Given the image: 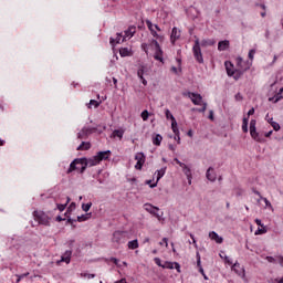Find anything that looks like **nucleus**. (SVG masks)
<instances>
[{
	"instance_id": "47",
	"label": "nucleus",
	"mask_w": 283,
	"mask_h": 283,
	"mask_svg": "<svg viewBox=\"0 0 283 283\" xmlns=\"http://www.w3.org/2000/svg\"><path fill=\"white\" fill-rule=\"evenodd\" d=\"M142 118H143V120H148V118H149V112H148V111H144V112L142 113Z\"/></svg>"
},
{
	"instance_id": "64",
	"label": "nucleus",
	"mask_w": 283,
	"mask_h": 283,
	"mask_svg": "<svg viewBox=\"0 0 283 283\" xmlns=\"http://www.w3.org/2000/svg\"><path fill=\"white\" fill-rule=\"evenodd\" d=\"M209 119H210V120H213V111H210V112H209Z\"/></svg>"
},
{
	"instance_id": "25",
	"label": "nucleus",
	"mask_w": 283,
	"mask_h": 283,
	"mask_svg": "<svg viewBox=\"0 0 283 283\" xmlns=\"http://www.w3.org/2000/svg\"><path fill=\"white\" fill-rule=\"evenodd\" d=\"M242 132L243 134L249 133V117H244L242 122Z\"/></svg>"
},
{
	"instance_id": "33",
	"label": "nucleus",
	"mask_w": 283,
	"mask_h": 283,
	"mask_svg": "<svg viewBox=\"0 0 283 283\" xmlns=\"http://www.w3.org/2000/svg\"><path fill=\"white\" fill-rule=\"evenodd\" d=\"M219 255H220L221 260H224L226 264H229V265L233 264V261L227 254L222 255V253H221Z\"/></svg>"
},
{
	"instance_id": "8",
	"label": "nucleus",
	"mask_w": 283,
	"mask_h": 283,
	"mask_svg": "<svg viewBox=\"0 0 283 283\" xmlns=\"http://www.w3.org/2000/svg\"><path fill=\"white\" fill-rule=\"evenodd\" d=\"M184 96H188V98H190V101L193 103V105H202V95L198 94V93H191L188 92L186 94H184Z\"/></svg>"
},
{
	"instance_id": "39",
	"label": "nucleus",
	"mask_w": 283,
	"mask_h": 283,
	"mask_svg": "<svg viewBox=\"0 0 283 283\" xmlns=\"http://www.w3.org/2000/svg\"><path fill=\"white\" fill-rule=\"evenodd\" d=\"M202 107L197 108L196 112H199V114H205L207 112V102L201 103Z\"/></svg>"
},
{
	"instance_id": "40",
	"label": "nucleus",
	"mask_w": 283,
	"mask_h": 283,
	"mask_svg": "<svg viewBox=\"0 0 283 283\" xmlns=\"http://www.w3.org/2000/svg\"><path fill=\"white\" fill-rule=\"evenodd\" d=\"M161 269H174V262L166 261L164 265H161Z\"/></svg>"
},
{
	"instance_id": "1",
	"label": "nucleus",
	"mask_w": 283,
	"mask_h": 283,
	"mask_svg": "<svg viewBox=\"0 0 283 283\" xmlns=\"http://www.w3.org/2000/svg\"><path fill=\"white\" fill-rule=\"evenodd\" d=\"M109 156H112V150L98 151L95 156L90 158H76L70 164L66 174H85L87 167H96V165H101L103 160H109Z\"/></svg>"
},
{
	"instance_id": "52",
	"label": "nucleus",
	"mask_w": 283,
	"mask_h": 283,
	"mask_svg": "<svg viewBox=\"0 0 283 283\" xmlns=\"http://www.w3.org/2000/svg\"><path fill=\"white\" fill-rule=\"evenodd\" d=\"M154 262H155V264H157V266H164L163 261L160 260V258H155Z\"/></svg>"
},
{
	"instance_id": "37",
	"label": "nucleus",
	"mask_w": 283,
	"mask_h": 283,
	"mask_svg": "<svg viewBox=\"0 0 283 283\" xmlns=\"http://www.w3.org/2000/svg\"><path fill=\"white\" fill-rule=\"evenodd\" d=\"M92 105L96 108V107H99L101 105V102L96 101V99H91L90 103H88V109L92 108Z\"/></svg>"
},
{
	"instance_id": "34",
	"label": "nucleus",
	"mask_w": 283,
	"mask_h": 283,
	"mask_svg": "<svg viewBox=\"0 0 283 283\" xmlns=\"http://www.w3.org/2000/svg\"><path fill=\"white\" fill-rule=\"evenodd\" d=\"M138 78L145 77V65H142L137 71Z\"/></svg>"
},
{
	"instance_id": "15",
	"label": "nucleus",
	"mask_w": 283,
	"mask_h": 283,
	"mask_svg": "<svg viewBox=\"0 0 283 283\" xmlns=\"http://www.w3.org/2000/svg\"><path fill=\"white\" fill-rule=\"evenodd\" d=\"M178 39H180V31H178V28L174 27L170 34V41L172 45L178 41Z\"/></svg>"
},
{
	"instance_id": "41",
	"label": "nucleus",
	"mask_w": 283,
	"mask_h": 283,
	"mask_svg": "<svg viewBox=\"0 0 283 283\" xmlns=\"http://www.w3.org/2000/svg\"><path fill=\"white\" fill-rule=\"evenodd\" d=\"M28 275H30V272L17 275L18 279H17L15 283L21 282L23 280V277H28Z\"/></svg>"
},
{
	"instance_id": "58",
	"label": "nucleus",
	"mask_w": 283,
	"mask_h": 283,
	"mask_svg": "<svg viewBox=\"0 0 283 283\" xmlns=\"http://www.w3.org/2000/svg\"><path fill=\"white\" fill-rule=\"evenodd\" d=\"M190 238L192 240V244H195V247L198 248V242L196 241V237H193V234H190Z\"/></svg>"
},
{
	"instance_id": "53",
	"label": "nucleus",
	"mask_w": 283,
	"mask_h": 283,
	"mask_svg": "<svg viewBox=\"0 0 283 283\" xmlns=\"http://www.w3.org/2000/svg\"><path fill=\"white\" fill-rule=\"evenodd\" d=\"M199 273H201V275L203 276V280H209V276H207V274L205 273L203 268H200Z\"/></svg>"
},
{
	"instance_id": "54",
	"label": "nucleus",
	"mask_w": 283,
	"mask_h": 283,
	"mask_svg": "<svg viewBox=\"0 0 283 283\" xmlns=\"http://www.w3.org/2000/svg\"><path fill=\"white\" fill-rule=\"evenodd\" d=\"M174 269H176L177 273H180V263L174 262Z\"/></svg>"
},
{
	"instance_id": "63",
	"label": "nucleus",
	"mask_w": 283,
	"mask_h": 283,
	"mask_svg": "<svg viewBox=\"0 0 283 283\" xmlns=\"http://www.w3.org/2000/svg\"><path fill=\"white\" fill-rule=\"evenodd\" d=\"M277 96H279V98H283V88L280 90Z\"/></svg>"
},
{
	"instance_id": "9",
	"label": "nucleus",
	"mask_w": 283,
	"mask_h": 283,
	"mask_svg": "<svg viewBox=\"0 0 283 283\" xmlns=\"http://www.w3.org/2000/svg\"><path fill=\"white\" fill-rule=\"evenodd\" d=\"M135 160H137L135 168L136 169H143V166L145 165V154L144 153H137L135 155Z\"/></svg>"
},
{
	"instance_id": "20",
	"label": "nucleus",
	"mask_w": 283,
	"mask_h": 283,
	"mask_svg": "<svg viewBox=\"0 0 283 283\" xmlns=\"http://www.w3.org/2000/svg\"><path fill=\"white\" fill-rule=\"evenodd\" d=\"M200 43V48H211V45H216V40L207 39L202 40Z\"/></svg>"
},
{
	"instance_id": "21",
	"label": "nucleus",
	"mask_w": 283,
	"mask_h": 283,
	"mask_svg": "<svg viewBox=\"0 0 283 283\" xmlns=\"http://www.w3.org/2000/svg\"><path fill=\"white\" fill-rule=\"evenodd\" d=\"M92 148V144L90 142H82V144L77 147V151H87Z\"/></svg>"
},
{
	"instance_id": "36",
	"label": "nucleus",
	"mask_w": 283,
	"mask_h": 283,
	"mask_svg": "<svg viewBox=\"0 0 283 283\" xmlns=\"http://www.w3.org/2000/svg\"><path fill=\"white\" fill-rule=\"evenodd\" d=\"M266 233V227H261V228H258V230L254 232V235H262Z\"/></svg>"
},
{
	"instance_id": "49",
	"label": "nucleus",
	"mask_w": 283,
	"mask_h": 283,
	"mask_svg": "<svg viewBox=\"0 0 283 283\" xmlns=\"http://www.w3.org/2000/svg\"><path fill=\"white\" fill-rule=\"evenodd\" d=\"M150 48H160V44L158 43V40H151Z\"/></svg>"
},
{
	"instance_id": "57",
	"label": "nucleus",
	"mask_w": 283,
	"mask_h": 283,
	"mask_svg": "<svg viewBox=\"0 0 283 283\" xmlns=\"http://www.w3.org/2000/svg\"><path fill=\"white\" fill-rule=\"evenodd\" d=\"M254 222H255V224H258V227H264V224L262 223V220H260V219H255L254 220Z\"/></svg>"
},
{
	"instance_id": "27",
	"label": "nucleus",
	"mask_w": 283,
	"mask_h": 283,
	"mask_svg": "<svg viewBox=\"0 0 283 283\" xmlns=\"http://www.w3.org/2000/svg\"><path fill=\"white\" fill-rule=\"evenodd\" d=\"M146 25H147V28L150 32H151V30H157L158 32H160V27H158L157 24L151 23V21H149V20H146Z\"/></svg>"
},
{
	"instance_id": "48",
	"label": "nucleus",
	"mask_w": 283,
	"mask_h": 283,
	"mask_svg": "<svg viewBox=\"0 0 283 283\" xmlns=\"http://www.w3.org/2000/svg\"><path fill=\"white\" fill-rule=\"evenodd\" d=\"M96 184H97L96 187H103L101 185H106L107 181L105 179H96Z\"/></svg>"
},
{
	"instance_id": "60",
	"label": "nucleus",
	"mask_w": 283,
	"mask_h": 283,
	"mask_svg": "<svg viewBox=\"0 0 283 283\" xmlns=\"http://www.w3.org/2000/svg\"><path fill=\"white\" fill-rule=\"evenodd\" d=\"M235 101H242V94L238 93L235 96H234Z\"/></svg>"
},
{
	"instance_id": "56",
	"label": "nucleus",
	"mask_w": 283,
	"mask_h": 283,
	"mask_svg": "<svg viewBox=\"0 0 283 283\" xmlns=\"http://www.w3.org/2000/svg\"><path fill=\"white\" fill-rule=\"evenodd\" d=\"M276 260H277L280 266H283V255L276 256Z\"/></svg>"
},
{
	"instance_id": "30",
	"label": "nucleus",
	"mask_w": 283,
	"mask_h": 283,
	"mask_svg": "<svg viewBox=\"0 0 283 283\" xmlns=\"http://www.w3.org/2000/svg\"><path fill=\"white\" fill-rule=\"evenodd\" d=\"M158 180H160V179L157 178V179H149V180H146V185H149L150 189H154V187H157Z\"/></svg>"
},
{
	"instance_id": "5",
	"label": "nucleus",
	"mask_w": 283,
	"mask_h": 283,
	"mask_svg": "<svg viewBox=\"0 0 283 283\" xmlns=\"http://www.w3.org/2000/svg\"><path fill=\"white\" fill-rule=\"evenodd\" d=\"M192 54L197 63H205V57H202V49H200V40H196L192 46Z\"/></svg>"
},
{
	"instance_id": "38",
	"label": "nucleus",
	"mask_w": 283,
	"mask_h": 283,
	"mask_svg": "<svg viewBox=\"0 0 283 283\" xmlns=\"http://www.w3.org/2000/svg\"><path fill=\"white\" fill-rule=\"evenodd\" d=\"M81 277H86L87 280H94L96 277V274H90L87 272L81 273Z\"/></svg>"
},
{
	"instance_id": "35",
	"label": "nucleus",
	"mask_w": 283,
	"mask_h": 283,
	"mask_svg": "<svg viewBox=\"0 0 283 283\" xmlns=\"http://www.w3.org/2000/svg\"><path fill=\"white\" fill-rule=\"evenodd\" d=\"M77 138H80V140L87 138V133H85V128L81 129V132L77 134Z\"/></svg>"
},
{
	"instance_id": "28",
	"label": "nucleus",
	"mask_w": 283,
	"mask_h": 283,
	"mask_svg": "<svg viewBox=\"0 0 283 283\" xmlns=\"http://www.w3.org/2000/svg\"><path fill=\"white\" fill-rule=\"evenodd\" d=\"M160 143H163V136L160 134H157L153 138V144L156 145L157 147H160Z\"/></svg>"
},
{
	"instance_id": "10",
	"label": "nucleus",
	"mask_w": 283,
	"mask_h": 283,
	"mask_svg": "<svg viewBox=\"0 0 283 283\" xmlns=\"http://www.w3.org/2000/svg\"><path fill=\"white\" fill-rule=\"evenodd\" d=\"M231 271H234V273H237V275H239L240 277H245V273H244V268H241L240 262H235L234 264H232L231 266Z\"/></svg>"
},
{
	"instance_id": "7",
	"label": "nucleus",
	"mask_w": 283,
	"mask_h": 283,
	"mask_svg": "<svg viewBox=\"0 0 283 283\" xmlns=\"http://www.w3.org/2000/svg\"><path fill=\"white\" fill-rule=\"evenodd\" d=\"M125 240H126V232L125 231H115L113 233L112 241L115 242L116 244H124Z\"/></svg>"
},
{
	"instance_id": "3",
	"label": "nucleus",
	"mask_w": 283,
	"mask_h": 283,
	"mask_svg": "<svg viewBox=\"0 0 283 283\" xmlns=\"http://www.w3.org/2000/svg\"><path fill=\"white\" fill-rule=\"evenodd\" d=\"M258 122L255 119H251L250 122V136L255 140L256 143H264V136H262L260 133H258L255 125Z\"/></svg>"
},
{
	"instance_id": "42",
	"label": "nucleus",
	"mask_w": 283,
	"mask_h": 283,
	"mask_svg": "<svg viewBox=\"0 0 283 283\" xmlns=\"http://www.w3.org/2000/svg\"><path fill=\"white\" fill-rule=\"evenodd\" d=\"M82 209H83V211H85V212L90 211V209H92V202L83 203V205H82Z\"/></svg>"
},
{
	"instance_id": "23",
	"label": "nucleus",
	"mask_w": 283,
	"mask_h": 283,
	"mask_svg": "<svg viewBox=\"0 0 283 283\" xmlns=\"http://www.w3.org/2000/svg\"><path fill=\"white\" fill-rule=\"evenodd\" d=\"M123 34L122 33H117V38L114 39V38H111L109 39V43L111 45H116V43H123Z\"/></svg>"
},
{
	"instance_id": "61",
	"label": "nucleus",
	"mask_w": 283,
	"mask_h": 283,
	"mask_svg": "<svg viewBox=\"0 0 283 283\" xmlns=\"http://www.w3.org/2000/svg\"><path fill=\"white\" fill-rule=\"evenodd\" d=\"M142 49L144 50V52L146 54H148V49H147V44L146 43L142 44Z\"/></svg>"
},
{
	"instance_id": "44",
	"label": "nucleus",
	"mask_w": 283,
	"mask_h": 283,
	"mask_svg": "<svg viewBox=\"0 0 283 283\" xmlns=\"http://www.w3.org/2000/svg\"><path fill=\"white\" fill-rule=\"evenodd\" d=\"M271 127H273L274 132H280V124L277 122H272Z\"/></svg>"
},
{
	"instance_id": "17",
	"label": "nucleus",
	"mask_w": 283,
	"mask_h": 283,
	"mask_svg": "<svg viewBox=\"0 0 283 283\" xmlns=\"http://www.w3.org/2000/svg\"><path fill=\"white\" fill-rule=\"evenodd\" d=\"M237 66L239 67V72H247L249 70V65L244 66V60L242 57H237Z\"/></svg>"
},
{
	"instance_id": "29",
	"label": "nucleus",
	"mask_w": 283,
	"mask_h": 283,
	"mask_svg": "<svg viewBox=\"0 0 283 283\" xmlns=\"http://www.w3.org/2000/svg\"><path fill=\"white\" fill-rule=\"evenodd\" d=\"M139 244H138V239L132 240L128 242V249H132L133 251L135 249H138Z\"/></svg>"
},
{
	"instance_id": "59",
	"label": "nucleus",
	"mask_w": 283,
	"mask_h": 283,
	"mask_svg": "<svg viewBox=\"0 0 283 283\" xmlns=\"http://www.w3.org/2000/svg\"><path fill=\"white\" fill-rule=\"evenodd\" d=\"M253 114H255V108H251V109L248 112V118H249V116H253Z\"/></svg>"
},
{
	"instance_id": "46",
	"label": "nucleus",
	"mask_w": 283,
	"mask_h": 283,
	"mask_svg": "<svg viewBox=\"0 0 283 283\" xmlns=\"http://www.w3.org/2000/svg\"><path fill=\"white\" fill-rule=\"evenodd\" d=\"M265 260L270 262V264H276L277 260L273 256H266Z\"/></svg>"
},
{
	"instance_id": "11",
	"label": "nucleus",
	"mask_w": 283,
	"mask_h": 283,
	"mask_svg": "<svg viewBox=\"0 0 283 283\" xmlns=\"http://www.w3.org/2000/svg\"><path fill=\"white\" fill-rule=\"evenodd\" d=\"M134 34H136V27H129L124 32V36H123L122 43H125V41H127V39H132V36H134Z\"/></svg>"
},
{
	"instance_id": "16",
	"label": "nucleus",
	"mask_w": 283,
	"mask_h": 283,
	"mask_svg": "<svg viewBox=\"0 0 283 283\" xmlns=\"http://www.w3.org/2000/svg\"><path fill=\"white\" fill-rule=\"evenodd\" d=\"M174 160L176 161L177 165H179V167H181V169L185 171L187 178H190L191 177V170L189 169V167H187L185 165V163L179 161L178 158H175Z\"/></svg>"
},
{
	"instance_id": "4",
	"label": "nucleus",
	"mask_w": 283,
	"mask_h": 283,
	"mask_svg": "<svg viewBox=\"0 0 283 283\" xmlns=\"http://www.w3.org/2000/svg\"><path fill=\"white\" fill-rule=\"evenodd\" d=\"M144 209H145V211H147L148 213H150V216H154L155 218H157V220H158L159 222H163V220H165V219L163 218V212L159 214L160 208L155 207V206L151 205V203H145V205H144Z\"/></svg>"
},
{
	"instance_id": "50",
	"label": "nucleus",
	"mask_w": 283,
	"mask_h": 283,
	"mask_svg": "<svg viewBox=\"0 0 283 283\" xmlns=\"http://www.w3.org/2000/svg\"><path fill=\"white\" fill-rule=\"evenodd\" d=\"M253 56H255V49H252V50L249 51L250 61H253Z\"/></svg>"
},
{
	"instance_id": "31",
	"label": "nucleus",
	"mask_w": 283,
	"mask_h": 283,
	"mask_svg": "<svg viewBox=\"0 0 283 283\" xmlns=\"http://www.w3.org/2000/svg\"><path fill=\"white\" fill-rule=\"evenodd\" d=\"M83 129L86 133V136H91V134H96L97 132L96 127H83Z\"/></svg>"
},
{
	"instance_id": "13",
	"label": "nucleus",
	"mask_w": 283,
	"mask_h": 283,
	"mask_svg": "<svg viewBox=\"0 0 283 283\" xmlns=\"http://www.w3.org/2000/svg\"><path fill=\"white\" fill-rule=\"evenodd\" d=\"M60 262H65V264H70V262H72V251L71 250H66L62 254L61 260L57 261V264H60Z\"/></svg>"
},
{
	"instance_id": "32",
	"label": "nucleus",
	"mask_w": 283,
	"mask_h": 283,
	"mask_svg": "<svg viewBox=\"0 0 283 283\" xmlns=\"http://www.w3.org/2000/svg\"><path fill=\"white\" fill-rule=\"evenodd\" d=\"M90 216H92V213H86L77 217V222H85L86 220H90Z\"/></svg>"
},
{
	"instance_id": "45",
	"label": "nucleus",
	"mask_w": 283,
	"mask_h": 283,
	"mask_svg": "<svg viewBox=\"0 0 283 283\" xmlns=\"http://www.w3.org/2000/svg\"><path fill=\"white\" fill-rule=\"evenodd\" d=\"M163 244H165V247H169V239L167 238H163V240L159 242V245L163 247Z\"/></svg>"
},
{
	"instance_id": "12",
	"label": "nucleus",
	"mask_w": 283,
	"mask_h": 283,
	"mask_svg": "<svg viewBox=\"0 0 283 283\" xmlns=\"http://www.w3.org/2000/svg\"><path fill=\"white\" fill-rule=\"evenodd\" d=\"M171 129L178 138V145H180V130L178 129V122H176V117H171Z\"/></svg>"
},
{
	"instance_id": "62",
	"label": "nucleus",
	"mask_w": 283,
	"mask_h": 283,
	"mask_svg": "<svg viewBox=\"0 0 283 283\" xmlns=\"http://www.w3.org/2000/svg\"><path fill=\"white\" fill-rule=\"evenodd\" d=\"M163 176H165V170H159L157 178H163Z\"/></svg>"
},
{
	"instance_id": "18",
	"label": "nucleus",
	"mask_w": 283,
	"mask_h": 283,
	"mask_svg": "<svg viewBox=\"0 0 283 283\" xmlns=\"http://www.w3.org/2000/svg\"><path fill=\"white\" fill-rule=\"evenodd\" d=\"M154 59L155 61H159L160 63H164L163 49L160 46L155 48Z\"/></svg>"
},
{
	"instance_id": "22",
	"label": "nucleus",
	"mask_w": 283,
	"mask_h": 283,
	"mask_svg": "<svg viewBox=\"0 0 283 283\" xmlns=\"http://www.w3.org/2000/svg\"><path fill=\"white\" fill-rule=\"evenodd\" d=\"M124 135H125L124 129H115L112 134V138H119V140H123Z\"/></svg>"
},
{
	"instance_id": "51",
	"label": "nucleus",
	"mask_w": 283,
	"mask_h": 283,
	"mask_svg": "<svg viewBox=\"0 0 283 283\" xmlns=\"http://www.w3.org/2000/svg\"><path fill=\"white\" fill-rule=\"evenodd\" d=\"M109 261H111V262H114V264H115L116 266H119V268H120V264H118L120 261H119L118 259L112 256V258L109 259Z\"/></svg>"
},
{
	"instance_id": "55",
	"label": "nucleus",
	"mask_w": 283,
	"mask_h": 283,
	"mask_svg": "<svg viewBox=\"0 0 283 283\" xmlns=\"http://www.w3.org/2000/svg\"><path fill=\"white\" fill-rule=\"evenodd\" d=\"M165 114H166V118H168V119L170 118V120H171V117H174V115L171 114V112L169 109H166Z\"/></svg>"
},
{
	"instance_id": "2",
	"label": "nucleus",
	"mask_w": 283,
	"mask_h": 283,
	"mask_svg": "<svg viewBox=\"0 0 283 283\" xmlns=\"http://www.w3.org/2000/svg\"><path fill=\"white\" fill-rule=\"evenodd\" d=\"M33 218L35 222H39V224H43L44 227H50V217L41 211V210H35L33 212Z\"/></svg>"
},
{
	"instance_id": "19",
	"label": "nucleus",
	"mask_w": 283,
	"mask_h": 283,
	"mask_svg": "<svg viewBox=\"0 0 283 283\" xmlns=\"http://www.w3.org/2000/svg\"><path fill=\"white\" fill-rule=\"evenodd\" d=\"M229 45H230V43H229L228 40L220 41V42L218 43V50H219V52H224L226 50H229Z\"/></svg>"
},
{
	"instance_id": "26",
	"label": "nucleus",
	"mask_w": 283,
	"mask_h": 283,
	"mask_svg": "<svg viewBox=\"0 0 283 283\" xmlns=\"http://www.w3.org/2000/svg\"><path fill=\"white\" fill-rule=\"evenodd\" d=\"M119 54L123 57L132 56V50H129L128 48H122V49H119Z\"/></svg>"
},
{
	"instance_id": "6",
	"label": "nucleus",
	"mask_w": 283,
	"mask_h": 283,
	"mask_svg": "<svg viewBox=\"0 0 283 283\" xmlns=\"http://www.w3.org/2000/svg\"><path fill=\"white\" fill-rule=\"evenodd\" d=\"M224 66H226V72L228 76H234L235 81H238V78L242 76V72L239 70H235L231 61H226Z\"/></svg>"
},
{
	"instance_id": "14",
	"label": "nucleus",
	"mask_w": 283,
	"mask_h": 283,
	"mask_svg": "<svg viewBox=\"0 0 283 283\" xmlns=\"http://www.w3.org/2000/svg\"><path fill=\"white\" fill-rule=\"evenodd\" d=\"M210 240H213L217 244H222L224 242V239L220 237L216 231L209 232Z\"/></svg>"
},
{
	"instance_id": "24",
	"label": "nucleus",
	"mask_w": 283,
	"mask_h": 283,
	"mask_svg": "<svg viewBox=\"0 0 283 283\" xmlns=\"http://www.w3.org/2000/svg\"><path fill=\"white\" fill-rule=\"evenodd\" d=\"M65 202L64 203H57L56 208L59 211H65V208L67 207V205H70V197H65Z\"/></svg>"
},
{
	"instance_id": "43",
	"label": "nucleus",
	"mask_w": 283,
	"mask_h": 283,
	"mask_svg": "<svg viewBox=\"0 0 283 283\" xmlns=\"http://www.w3.org/2000/svg\"><path fill=\"white\" fill-rule=\"evenodd\" d=\"M150 34L155 38V39H158L159 41H163V36L158 35V32H156V30H151L150 31Z\"/></svg>"
}]
</instances>
